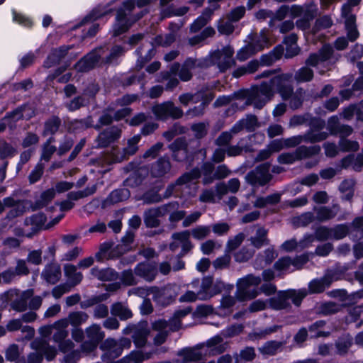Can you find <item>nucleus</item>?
I'll use <instances>...</instances> for the list:
<instances>
[{
	"label": "nucleus",
	"instance_id": "f257e3e1",
	"mask_svg": "<svg viewBox=\"0 0 363 363\" xmlns=\"http://www.w3.org/2000/svg\"><path fill=\"white\" fill-rule=\"evenodd\" d=\"M306 295L307 292L305 289L281 291L277 294V296L269 299V305L274 310H282L289 308L291 306V301L296 306H299Z\"/></svg>",
	"mask_w": 363,
	"mask_h": 363
},
{
	"label": "nucleus",
	"instance_id": "f03ea898",
	"mask_svg": "<svg viewBox=\"0 0 363 363\" xmlns=\"http://www.w3.org/2000/svg\"><path fill=\"white\" fill-rule=\"evenodd\" d=\"M30 348L34 350L28 356V363H41L43 357L48 361L54 359L57 350L43 338H36L30 343Z\"/></svg>",
	"mask_w": 363,
	"mask_h": 363
},
{
	"label": "nucleus",
	"instance_id": "7ed1b4c3",
	"mask_svg": "<svg viewBox=\"0 0 363 363\" xmlns=\"http://www.w3.org/2000/svg\"><path fill=\"white\" fill-rule=\"evenodd\" d=\"M33 289L21 291L17 289H11L0 296L4 303L10 302L11 308L17 312H23L28 308V300L33 295Z\"/></svg>",
	"mask_w": 363,
	"mask_h": 363
},
{
	"label": "nucleus",
	"instance_id": "20e7f679",
	"mask_svg": "<svg viewBox=\"0 0 363 363\" xmlns=\"http://www.w3.org/2000/svg\"><path fill=\"white\" fill-rule=\"evenodd\" d=\"M274 96V91L267 82H263L260 85L255 86L249 93L245 102L246 106L253 105L255 108L261 109L271 101Z\"/></svg>",
	"mask_w": 363,
	"mask_h": 363
},
{
	"label": "nucleus",
	"instance_id": "39448f33",
	"mask_svg": "<svg viewBox=\"0 0 363 363\" xmlns=\"http://www.w3.org/2000/svg\"><path fill=\"white\" fill-rule=\"evenodd\" d=\"M135 7L133 0H127L123 3V7L118 9L116 16V22L113 26V35L117 36L125 33L130 28L131 24L140 18L143 15L137 18H132L128 17L130 12Z\"/></svg>",
	"mask_w": 363,
	"mask_h": 363
},
{
	"label": "nucleus",
	"instance_id": "423d86ee",
	"mask_svg": "<svg viewBox=\"0 0 363 363\" xmlns=\"http://www.w3.org/2000/svg\"><path fill=\"white\" fill-rule=\"evenodd\" d=\"M261 278L254 274H248L238 281L236 297L240 301H245L256 298L259 291L257 289H250V286H257L261 283Z\"/></svg>",
	"mask_w": 363,
	"mask_h": 363
},
{
	"label": "nucleus",
	"instance_id": "0eeeda50",
	"mask_svg": "<svg viewBox=\"0 0 363 363\" xmlns=\"http://www.w3.org/2000/svg\"><path fill=\"white\" fill-rule=\"evenodd\" d=\"M291 16L294 18L299 17L296 21L297 28L306 30L310 28L311 21L316 15L317 8L313 4H304L303 6L293 5L291 7Z\"/></svg>",
	"mask_w": 363,
	"mask_h": 363
},
{
	"label": "nucleus",
	"instance_id": "6e6552de",
	"mask_svg": "<svg viewBox=\"0 0 363 363\" xmlns=\"http://www.w3.org/2000/svg\"><path fill=\"white\" fill-rule=\"evenodd\" d=\"M201 176V172L198 169H194L190 172L182 175L174 183L169 184L165 190L164 198H169L172 195L180 196L185 189L189 188L193 180Z\"/></svg>",
	"mask_w": 363,
	"mask_h": 363
},
{
	"label": "nucleus",
	"instance_id": "1a4fd4ad",
	"mask_svg": "<svg viewBox=\"0 0 363 363\" xmlns=\"http://www.w3.org/2000/svg\"><path fill=\"white\" fill-rule=\"evenodd\" d=\"M292 79V73H284L274 76L267 82L274 92L279 94L282 99L289 100L293 95Z\"/></svg>",
	"mask_w": 363,
	"mask_h": 363
},
{
	"label": "nucleus",
	"instance_id": "9d476101",
	"mask_svg": "<svg viewBox=\"0 0 363 363\" xmlns=\"http://www.w3.org/2000/svg\"><path fill=\"white\" fill-rule=\"evenodd\" d=\"M156 119L165 121L169 118L174 120L181 118L184 116V111L178 106H176L172 101H167L160 104H156L152 107Z\"/></svg>",
	"mask_w": 363,
	"mask_h": 363
},
{
	"label": "nucleus",
	"instance_id": "9b49d317",
	"mask_svg": "<svg viewBox=\"0 0 363 363\" xmlns=\"http://www.w3.org/2000/svg\"><path fill=\"white\" fill-rule=\"evenodd\" d=\"M123 333H133L132 338L136 347H143L146 345L150 330L147 322H140L136 325H128L123 330Z\"/></svg>",
	"mask_w": 363,
	"mask_h": 363
},
{
	"label": "nucleus",
	"instance_id": "f8f14e48",
	"mask_svg": "<svg viewBox=\"0 0 363 363\" xmlns=\"http://www.w3.org/2000/svg\"><path fill=\"white\" fill-rule=\"evenodd\" d=\"M140 139V135H135L127 140L124 147L113 148L111 152L113 160L116 162H121L135 155L139 150L138 143Z\"/></svg>",
	"mask_w": 363,
	"mask_h": 363
},
{
	"label": "nucleus",
	"instance_id": "ddd939ff",
	"mask_svg": "<svg viewBox=\"0 0 363 363\" xmlns=\"http://www.w3.org/2000/svg\"><path fill=\"white\" fill-rule=\"evenodd\" d=\"M234 50L230 46H225L211 54V61L216 65L220 72H225L235 65L233 58Z\"/></svg>",
	"mask_w": 363,
	"mask_h": 363
},
{
	"label": "nucleus",
	"instance_id": "4468645a",
	"mask_svg": "<svg viewBox=\"0 0 363 363\" xmlns=\"http://www.w3.org/2000/svg\"><path fill=\"white\" fill-rule=\"evenodd\" d=\"M177 202H171L157 208H151L144 212V222L149 228H155L160 225L158 218L171 210L178 208Z\"/></svg>",
	"mask_w": 363,
	"mask_h": 363
},
{
	"label": "nucleus",
	"instance_id": "2eb2a0df",
	"mask_svg": "<svg viewBox=\"0 0 363 363\" xmlns=\"http://www.w3.org/2000/svg\"><path fill=\"white\" fill-rule=\"evenodd\" d=\"M270 164L264 163L248 172L245 176L246 181L252 185L264 186L272 178L269 173Z\"/></svg>",
	"mask_w": 363,
	"mask_h": 363
},
{
	"label": "nucleus",
	"instance_id": "dca6fc26",
	"mask_svg": "<svg viewBox=\"0 0 363 363\" xmlns=\"http://www.w3.org/2000/svg\"><path fill=\"white\" fill-rule=\"evenodd\" d=\"M339 58V55L334 53L333 47L330 45H324L318 53L311 54L306 60V65L316 67L319 64L329 61L330 63L335 62Z\"/></svg>",
	"mask_w": 363,
	"mask_h": 363
},
{
	"label": "nucleus",
	"instance_id": "f3484780",
	"mask_svg": "<svg viewBox=\"0 0 363 363\" xmlns=\"http://www.w3.org/2000/svg\"><path fill=\"white\" fill-rule=\"evenodd\" d=\"M358 0H354L350 3L345 4L342 7V16L345 18V28L347 30V36L351 41L355 40L359 33L357 30L355 21L356 17L351 13L352 6L357 4Z\"/></svg>",
	"mask_w": 363,
	"mask_h": 363
},
{
	"label": "nucleus",
	"instance_id": "a211bd4d",
	"mask_svg": "<svg viewBox=\"0 0 363 363\" xmlns=\"http://www.w3.org/2000/svg\"><path fill=\"white\" fill-rule=\"evenodd\" d=\"M269 35L270 33L267 29H262L259 33L248 35L245 42H248L257 53L272 45Z\"/></svg>",
	"mask_w": 363,
	"mask_h": 363
},
{
	"label": "nucleus",
	"instance_id": "6ab92c4d",
	"mask_svg": "<svg viewBox=\"0 0 363 363\" xmlns=\"http://www.w3.org/2000/svg\"><path fill=\"white\" fill-rule=\"evenodd\" d=\"M46 221V217L43 213H39L34 214L30 217H28L25 219L24 224L26 227H28L31 232L26 233H22L21 235L26 236L28 238H31L33 235L38 233L39 230L43 228ZM20 235V233H17Z\"/></svg>",
	"mask_w": 363,
	"mask_h": 363
},
{
	"label": "nucleus",
	"instance_id": "aec40b11",
	"mask_svg": "<svg viewBox=\"0 0 363 363\" xmlns=\"http://www.w3.org/2000/svg\"><path fill=\"white\" fill-rule=\"evenodd\" d=\"M196 67V61L193 59H187L182 65L181 69L179 63L173 64L170 67V72L176 74L179 72V77L181 80L187 82L192 77L191 71Z\"/></svg>",
	"mask_w": 363,
	"mask_h": 363
},
{
	"label": "nucleus",
	"instance_id": "412c9836",
	"mask_svg": "<svg viewBox=\"0 0 363 363\" xmlns=\"http://www.w3.org/2000/svg\"><path fill=\"white\" fill-rule=\"evenodd\" d=\"M121 135V130L117 127H110L100 133L96 139L98 147H105L118 140Z\"/></svg>",
	"mask_w": 363,
	"mask_h": 363
},
{
	"label": "nucleus",
	"instance_id": "4be33fe9",
	"mask_svg": "<svg viewBox=\"0 0 363 363\" xmlns=\"http://www.w3.org/2000/svg\"><path fill=\"white\" fill-rule=\"evenodd\" d=\"M171 167L172 165L169 157H161L152 164L150 174L155 178L164 177L170 172Z\"/></svg>",
	"mask_w": 363,
	"mask_h": 363
},
{
	"label": "nucleus",
	"instance_id": "5701e85b",
	"mask_svg": "<svg viewBox=\"0 0 363 363\" xmlns=\"http://www.w3.org/2000/svg\"><path fill=\"white\" fill-rule=\"evenodd\" d=\"M172 157L177 161H182L190 153L186 141L183 138L176 139L169 146Z\"/></svg>",
	"mask_w": 363,
	"mask_h": 363
},
{
	"label": "nucleus",
	"instance_id": "b1692460",
	"mask_svg": "<svg viewBox=\"0 0 363 363\" xmlns=\"http://www.w3.org/2000/svg\"><path fill=\"white\" fill-rule=\"evenodd\" d=\"M211 284V277H206L203 278L201 281L196 279L191 283V287L197 289L199 300L202 301L208 300L211 298L210 293Z\"/></svg>",
	"mask_w": 363,
	"mask_h": 363
},
{
	"label": "nucleus",
	"instance_id": "393cba45",
	"mask_svg": "<svg viewBox=\"0 0 363 363\" xmlns=\"http://www.w3.org/2000/svg\"><path fill=\"white\" fill-rule=\"evenodd\" d=\"M60 265L56 262H52L45 265L41 273V277L48 283L55 284L61 278Z\"/></svg>",
	"mask_w": 363,
	"mask_h": 363
},
{
	"label": "nucleus",
	"instance_id": "a878e982",
	"mask_svg": "<svg viewBox=\"0 0 363 363\" xmlns=\"http://www.w3.org/2000/svg\"><path fill=\"white\" fill-rule=\"evenodd\" d=\"M335 279L334 273L328 272L323 278L312 280L309 283V290L311 293H320L329 287Z\"/></svg>",
	"mask_w": 363,
	"mask_h": 363
},
{
	"label": "nucleus",
	"instance_id": "bb28decb",
	"mask_svg": "<svg viewBox=\"0 0 363 363\" xmlns=\"http://www.w3.org/2000/svg\"><path fill=\"white\" fill-rule=\"evenodd\" d=\"M168 326V323L166 320L162 319L155 320L152 323V328L153 330L157 332L153 340L154 345H160L166 341L169 335V333L167 330Z\"/></svg>",
	"mask_w": 363,
	"mask_h": 363
},
{
	"label": "nucleus",
	"instance_id": "cd10ccee",
	"mask_svg": "<svg viewBox=\"0 0 363 363\" xmlns=\"http://www.w3.org/2000/svg\"><path fill=\"white\" fill-rule=\"evenodd\" d=\"M135 274L147 281L155 279L157 270L155 265L147 263H139L135 268Z\"/></svg>",
	"mask_w": 363,
	"mask_h": 363
},
{
	"label": "nucleus",
	"instance_id": "c85d7f7f",
	"mask_svg": "<svg viewBox=\"0 0 363 363\" xmlns=\"http://www.w3.org/2000/svg\"><path fill=\"white\" fill-rule=\"evenodd\" d=\"M315 220L319 222H325L334 218L340 211L338 205H333L332 207L321 206L315 208Z\"/></svg>",
	"mask_w": 363,
	"mask_h": 363
},
{
	"label": "nucleus",
	"instance_id": "c756f323",
	"mask_svg": "<svg viewBox=\"0 0 363 363\" xmlns=\"http://www.w3.org/2000/svg\"><path fill=\"white\" fill-rule=\"evenodd\" d=\"M204 347L186 348L178 352L177 355L182 358V363L199 361L203 358Z\"/></svg>",
	"mask_w": 363,
	"mask_h": 363
},
{
	"label": "nucleus",
	"instance_id": "7c9ffc66",
	"mask_svg": "<svg viewBox=\"0 0 363 363\" xmlns=\"http://www.w3.org/2000/svg\"><path fill=\"white\" fill-rule=\"evenodd\" d=\"M130 196V193L127 189H118L112 191L108 197L103 201V206L115 204L127 200Z\"/></svg>",
	"mask_w": 363,
	"mask_h": 363
},
{
	"label": "nucleus",
	"instance_id": "2f4dec72",
	"mask_svg": "<svg viewBox=\"0 0 363 363\" xmlns=\"http://www.w3.org/2000/svg\"><path fill=\"white\" fill-rule=\"evenodd\" d=\"M206 346L212 355H217L225 351L228 343L223 342L221 336L216 335L206 341Z\"/></svg>",
	"mask_w": 363,
	"mask_h": 363
},
{
	"label": "nucleus",
	"instance_id": "473e14b6",
	"mask_svg": "<svg viewBox=\"0 0 363 363\" xmlns=\"http://www.w3.org/2000/svg\"><path fill=\"white\" fill-rule=\"evenodd\" d=\"M99 56L96 52H92L79 60L75 65L79 72H87L93 68L98 62Z\"/></svg>",
	"mask_w": 363,
	"mask_h": 363
},
{
	"label": "nucleus",
	"instance_id": "72a5a7b5",
	"mask_svg": "<svg viewBox=\"0 0 363 363\" xmlns=\"http://www.w3.org/2000/svg\"><path fill=\"white\" fill-rule=\"evenodd\" d=\"M99 56L96 52H92L79 60L75 65L79 72H87L93 68L98 62Z\"/></svg>",
	"mask_w": 363,
	"mask_h": 363
},
{
	"label": "nucleus",
	"instance_id": "f704fd0d",
	"mask_svg": "<svg viewBox=\"0 0 363 363\" xmlns=\"http://www.w3.org/2000/svg\"><path fill=\"white\" fill-rule=\"evenodd\" d=\"M170 289V286H166L162 288L151 287L148 290V294L152 295V298L155 301L160 304H164L167 299L169 300L172 298V295L169 294Z\"/></svg>",
	"mask_w": 363,
	"mask_h": 363
},
{
	"label": "nucleus",
	"instance_id": "c9c22d12",
	"mask_svg": "<svg viewBox=\"0 0 363 363\" xmlns=\"http://www.w3.org/2000/svg\"><path fill=\"white\" fill-rule=\"evenodd\" d=\"M90 273L94 277L103 281H113L118 278V273L111 268L99 269L93 267Z\"/></svg>",
	"mask_w": 363,
	"mask_h": 363
},
{
	"label": "nucleus",
	"instance_id": "e433bc0d",
	"mask_svg": "<svg viewBox=\"0 0 363 363\" xmlns=\"http://www.w3.org/2000/svg\"><path fill=\"white\" fill-rule=\"evenodd\" d=\"M67 50L68 48L65 46L52 50L47 60L45 61L44 66L47 68H50L55 64L59 63L67 55Z\"/></svg>",
	"mask_w": 363,
	"mask_h": 363
},
{
	"label": "nucleus",
	"instance_id": "4c0bfd02",
	"mask_svg": "<svg viewBox=\"0 0 363 363\" xmlns=\"http://www.w3.org/2000/svg\"><path fill=\"white\" fill-rule=\"evenodd\" d=\"M321 148L319 145L305 146L302 145L295 150L297 160L310 158L320 152Z\"/></svg>",
	"mask_w": 363,
	"mask_h": 363
},
{
	"label": "nucleus",
	"instance_id": "58836bf2",
	"mask_svg": "<svg viewBox=\"0 0 363 363\" xmlns=\"http://www.w3.org/2000/svg\"><path fill=\"white\" fill-rule=\"evenodd\" d=\"M89 315L84 311H74L69 313L68 316L62 320H66L67 326L70 324L74 328H79V325L85 323Z\"/></svg>",
	"mask_w": 363,
	"mask_h": 363
},
{
	"label": "nucleus",
	"instance_id": "ea45409f",
	"mask_svg": "<svg viewBox=\"0 0 363 363\" xmlns=\"http://www.w3.org/2000/svg\"><path fill=\"white\" fill-rule=\"evenodd\" d=\"M54 329L56 330L52 336V340L56 343L60 342L68 336L67 330V323L66 320L60 319L53 323Z\"/></svg>",
	"mask_w": 363,
	"mask_h": 363
},
{
	"label": "nucleus",
	"instance_id": "a19ab883",
	"mask_svg": "<svg viewBox=\"0 0 363 363\" xmlns=\"http://www.w3.org/2000/svg\"><path fill=\"white\" fill-rule=\"evenodd\" d=\"M77 268L73 264H66L64 267L65 274L70 281L71 288L79 284L83 279L82 274L77 272Z\"/></svg>",
	"mask_w": 363,
	"mask_h": 363
},
{
	"label": "nucleus",
	"instance_id": "79ce46f5",
	"mask_svg": "<svg viewBox=\"0 0 363 363\" xmlns=\"http://www.w3.org/2000/svg\"><path fill=\"white\" fill-rule=\"evenodd\" d=\"M87 338L91 341L99 343L105 337L104 332L101 330L99 325L94 323L85 329Z\"/></svg>",
	"mask_w": 363,
	"mask_h": 363
},
{
	"label": "nucleus",
	"instance_id": "37998d69",
	"mask_svg": "<svg viewBox=\"0 0 363 363\" xmlns=\"http://www.w3.org/2000/svg\"><path fill=\"white\" fill-rule=\"evenodd\" d=\"M211 9H205L202 13V14L199 16L191 24V31L196 33L199 31L201 28L207 24V23L210 21L211 16Z\"/></svg>",
	"mask_w": 363,
	"mask_h": 363
},
{
	"label": "nucleus",
	"instance_id": "c03bdc74",
	"mask_svg": "<svg viewBox=\"0 0 363 363\" xmlns=\"http://www.w3.org/2000/svg\"><path fill=\"white\" fill-rule=\"evenodd\" d=\"M2 201L5 207H13L9 213V217L18 216L23 213L25 207L20 201H16L11 197L4 199Z\"/></svg>",
	"mask_w": 363,
	"mask_h": 363
},
{
	"label": "nucleus",
	"instance_id": "a18cd8bd",
	"mask_svg": "<svg viewBox=\"0 0 363 363\" xmlns=\"http://www.w3.org/2000/svg\"><path fill=\"white\" fill-rule=\"evenodd\" d=\"M315 220V216L312 212H306L298 216L293 217L291 224L296 227H306Z\"/></svg>",
	"mask_w": 363,
	"mask_h": 363
},
{
	"label": "nucleus",
	"instance_id": "49530a36",
	"mask_svg": "<svg viewBox=\"0 0 363 363\" xmlns=\"http://www.w3.org/2000/svg\"><path fill=\"white\" fill-rule=\"evenodd\" d=\"M111 314L118 316L121 320H127L132 317L133 314L130 310L121 303H116L112 305L111 308Z\"/></svg>",
	"mask_w": 363,
	"mask_h": 363
},
{
	"label": "nucleus",
	"instance_id": "de8ad7c7",
	"mask_svg": "<svg viewBox=\"0 0 363 363\" xmlns=\"http://www.w3.org/2000/svg\"><path fill=\"white\" fill-rule=\"evenodd\" d=\"M352 343V337L349 335L340 337L335 342L337 354L340 355L347 354Z\"/></svg>",
	"mask_w": 363,
	"mask_h": 363
},
{
	"label": "nucleus",
	"instance_id": "09e8293b",
	"mask_svg": "<svg viewBox=\"0 0 363 363\" xmlns=\"http://www.w3.org/2000/svg\"><path fill=\"white\" fill-rule=\"evenodd\" d=\"M304 142L315 143L325 140L328 137V133L324 131L309 130L304 135Z\"/></svg>",
	"mask_w": 363,
	"mask_h": 363
},
{
	"label": "nucleus",
	"instance_id": "8fccbe9b",
	"mask_svg": "<svg viewBox=\"0 0 363 363\" xmlns=\"http://www.w3.org/2000/svg\"><path fill=\"white\" fill-rule=\"evenodd\" d=\"M313 78V71L307 66L298 69L294 75V79L298 83L307 82Z\"/></svg>",
	"mask_w": 363,
	"mask_h": 363
},
{
	"label": "nucleus",
	"instance_id": "3c124183",
	"mask_svg": "<svg viewBox=\"0 0 363 363\" xmlns=\"http://www.w3.org/2000/svg\"><path fill=\"white\" fill-rule=\"evenodd\" d=\"M281 55L282 50L279 48H276L269 54L262 55L260 58V64L264 66H270L278 60Z\"/></svg>",
	"mask_w": 363,
	"mask_h": 363
},
{
	"label": "nucleus",
	"instance_id": "603ef678",
	"mask_svg": "<svg viewBox=\"0 0 363 363\" xmlns=\"http://www.w3.org/2000/svg\"><path fill=\"white\" fill-rule=\"evenodd\" d=\"M60 124L61 120L58 117L52 116L45 122L43 135L55 134L58 130Z\"/></svg>",
	"mask_w": 363,
	"mask_h": 363
},
{
	"label": "nucleus",
	"instance_id": "864d4df0",
	"mask_svg": "<svg viewBox=\"0 0 363 363\" xmlns=\"http://www.w3.org/2000/svg\"><path fill=\"white\" fill-rule=\"evenodd\" d=\"M211 229L209 225H198L191 229L190 235L198 240H201L207 238L211 233Z\"/></svg>",
	"mask_w": 363,
	"mask_h": 363
},
{
	"label": "nucleus",
	"instance_id": "5fc2aeb1",
	"mask_svg": "<svg viewBox=\"0 0 363 363\" xmlns=\"http://www.w3.org/2000/svg\"><path fill=\"white\" fill-rule=\"evenodd\" d=\"M340 150L342 152H356L359 149L357 141L350 140L347 138H340L338 142Z\"/></svg>",
	"mask_w": 363,
	"mask_h": 363
},
{
	"label": "nucleus",
	"instance_id": "6e6d98bb",
	"mask_svg": "<svg viewBox=\"0 0 363 363\" xmlns=\"http://www.w3.org/2000/svg\"><path fill=\"white\" fill-rule=\"evenodd\" d=\"M255 357V352L253 347H247L241 350L240 354L235 357L236 363H243L252 361Z\"/></svg>",
	"mask_w": 363,
	"mask_h": 363
},
{
	"label": "nucleus",
	"instance_id": "4d7b16f0",
	"mask_svg": "<svg viewBox=\"0 0 363 363\" xmlns=\"http://www.w3.org/2000/svg\"><path fill=\"white\" fill-rule=\"evenodd\" d=\"M267 230L263 228L257 229L256 235L251 238V242L257 248H259L265 244H267Z\"/></svg>",
	"mask_w": 363,
	"mask_h": 363
},
{
	"label": "nucleus",
	"instance_id": "13d9d810",
	"mask_svg": "<svg viewBox=\"0 0 363 363\" xmlns=\"http://www.w3.org/2000/svg\"><path fill=\"white\" fill-rule=\"evenodd\" d=\"M245 43V45L240 48L236 55V58L240 62L245 61L257 53L248 42Z\"/></svg>",
	"mask_w": 363,
	"mask_h": 363
},
{
	"label": "nucleus",
	"instance_id": "bf43d9fd",
	"mask_svg": "<svg viewBox=\"0 0 363 363\" xmlns=\"http://www.w3.org/2000/svg\"><path fill=\"white\" fill-rule=\"evenodd\" d=\"M281 347V343L277 341H269L259 348L264 355H274Z\"/></svg>",
	"mask_w": 363,
	"mask_h": 363
},
{
	"label": "nucleus",
	"instance_id": "052dcab7",
	"mask_svg": "<svg viewBox=\"0 0 363 363\" xmlns=\"http://www.w3.org/2000/svg\"><path fill=\"white\" fill-rule=\"evenodd\" d=\"M55 196V191L53 188L43 191L40 199L36 201L38 208H43L48 205Z\"/></svg>",
	"mask_w": 363,
	"mask_h": 363
},
{
	"label": "nucleus",
	"instance_id": "680f3d73",
	"mask_svg": "<svg viewBox=\"0 0 363 363\" xmlns=\"http://www.w3.org/2000/svg\"><path fill=\"white\" fill-rule=\"evenodd\" d=\"M325 322L324 320H318L309 327V332L312 337H326L329 335L328 332H323L321 329L324 327Z\"/></svg>",
	"mask_w": 363,
	"mask_h": 363
},
{
	"label": "nucleus",
	"instance_id": "e2e57ef3",
	"mask_svg": "<svg viewBox=\"0 0 363 363\" xmlns=\"http://www.w3.org/2000/svg\"><path fill=\"white\" fill-rule=\"evenodd\" d=\"M96 186H92L91 188H86L83 191H72L67 194V198L69 201H77L79 199L88 196L93 194L96 191Z\"/></svg>",
	"mask_w": 363,
	"mask_h": 363
},
{
	"label": "nucleus",
	"instance_id": "0e129e2a",
	"mask_svg": "<svg viewBox=\"0 0 363 363\" xmlns=\"http://www.w3.org/2000/svg\"><path fill=\"white\" fill-rule=\"evenodd\" d=\"M293 267V260L289 257L279 259L274 264V268L278 272H287Z\"/></svg>",
	"mask_w": 363,
	"mask_h": 363
},
{
	"label": "nucleus",
	"instance_id": "69168bd1",
	"mask_svg": "<svg viewBox=\"0 0 363 363\" xmlns=\"http://www.w3.org/2000/svg\"><path fill=\"white\" fill-rule=\"evenodd\" d=\"M53 142L54 138H50L47 140V142L43 145L41 160L45 161H49L50 160L52 155L56 151V147L55 145H51V143Z\"/></svg>",
	"mask_w": 363,
	"mask_h": 363
},
{
	"label": "nucleus",
	"instance_id": "338daca9",
	"mask_svg": "<svg viewBox=\"0 0 363 363\" xmlns=\"http://www.w3.org/2000/svg\"><path fill=\"white\" fill-rule=\"evenodd\" d=\"M16 153V149L4 140H0V157L5 159L11 157Z\"/></svg>",
	"mask_w": 363,
	"mask_h": 363
},
{
	"label": "nucleus",
	"instance_id": "774afa93",
	"mask_svg": "<svg viewBox=\"0 0 363 363\" xmlns=\"http://www.w3.org/2000/svg\"><path fill=\"white\" fill-rule=\"evenodd\" d=\"M349 232V228L347 225H337L331 228L332 239L340 240L344 238Z\"/></svg>",
	"mask_w": 363,
	"mask_h": 363
}]
</instances>
